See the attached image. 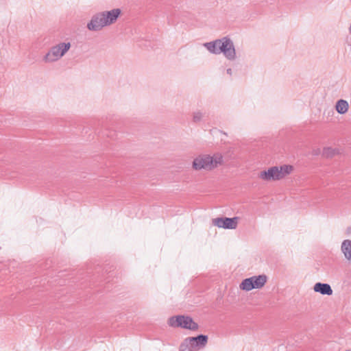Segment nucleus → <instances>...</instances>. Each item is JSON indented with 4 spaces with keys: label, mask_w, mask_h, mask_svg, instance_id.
I'll return each instance as SVG.
<instances>
[{
    "label": "nucleus",
    "mask_w": 351,
    "mask_h": 351,
    "mask_svg": "<svg viewBox=\"0 0 351 351\" xmlns=\"http://www.w3.org/2000/svg\"><path fill=\"white\" fill-rule=\"evenodd\" d=\"M313 289L315 292L322 295H331L332 294V289L328 284L317 282L314 285Z\"/></svg>",
    "instance_id": "11"
},
{
    "label": "nucleus",
    "mask_w": 351,
    "mask_h": 351,
    "mask_svg": "<svg viewBox=\"0 0 351 351\" xmlns=\"http://www.w3.org/2000/svg\"><path fill=\"white\" fill-rule=\"evenodd\" d=\"M208 336L199 335L197 337H188L180 346L181 351H196L204 348L208 343Z\"/></svg>",
    "instance_id": "5"
},
{
    "label": "nucleus",
    "mask_w": 351,
    "mask_h": 351,
    "mask_svg": "<svg viewBox=\"0 0 351 351\" xmlns=\"http://www.w3.org/2000/svg\"><path fill=\"white\" fill-rule=\"evenodd\" d=\"M337 153L336 150L331 147H325L323 149V156L326 158H330L335 155Z\"/></svg>",
    "instance_id": "14"
},
{
    "label": "nucleus",
    "mask_w": 351,
    "mask_h": 351,
    "mask_svg": "<svg viewBox=\"0 0 351 351\" xmlns=\"http://www.w3.org/2000/svg\"><path fill=\"white\" fill-rule=\"evenodd\" d=\"M293 170V166L289 165L274 166L269 168L267 170L261 171L258 177L263 181H277L285 178L287 176L289 175Z\"/></svg>",
    "instance_id": "3"
},
{
    "label": "nucleus",
    "mask_w": 351,
    "mask_h": 351,
    "mask_svg": "<svg viewBox=\"0 0 351 351\" xmlns=\"http://www.w3.org/2000/svg\"><path fill=\"white\" fill-rule=\"evenodd\" d=\"M221 38L217 39L211 42L205 43L203 46L211 53L218 55L220 54Z\"/></svg>",
    "instance_id": "10"
},
{
    "label": "nucleus",
    "mask_w": 351,
    "mask_h": 351,
    "mask_svg": "<svg viewBox=\"0 0 351 351\" xmlns=\"http://www.w3.org/2000/svg\"><path fill=\"white\" fill-rule=\"evenodd\" d=\"M220 44V53H223L224 57L228 60H235L237 53L232 40L230 38L225 36L221 38Z\"/></svg>",
    "instance_id": "8"
},
{
    "label": "nucleus",
    "mask_w": 351,
    "mask_h": 351,
    "mask_svg": "<svg viewBox=\"0 0 351 351\" xmlns=\"http://www.w3.org/2000/svg\"><path fill=\"white\" fill-rule=\"evenodd\" d=\"M239 217H217L212 220L213 225L220 228L235 229L237 227Z\"/></svg>",
    "instance_id": "9"
},
{
    "label": "nucleus",
    "mask_w": 351,
    "mask_h": 351,
    "mask_svg": "<svg viewBox=\"0 0 351 351\" xmlns=\"http://www.w3.org/2000/svg\"><path fill=\"white\" fill-rule=\"evenodd\" d=\"M169 324L172 327H181L192 330H195L198 328L197 324L193 322L191 317L184 315L170 317L169 319Z\"/></svg>",
    "instance_id": "7"
},
{
    "label": "nucleus",
    "mask_w": 351,
    "mask_h": 351,
    "mask_svg": "<svg viewBox=\"0 0 351 351\" xmlns=\"http://www.w3.org/2000/svg\"><path fill=\"white\" fill-rule=\"evenodd\" d=\"M223 163L221 153L216 152L211 154H202L195 157L192 162V168L195 171L205 170L211 171Z\"/></svg>",
    "instance_id": "2"
},
{
    "label": "nucleus",
    "mask_w": 351,
    "mask_h": 351,
    "mask_svg": "<svg viewBox=\"0 0 351 351\" xmlns=\"http://www.w3.org/2000/svg\"><path fill=\"white\" fill-rule=\"evenodd\" d=\"M335 108L339 114H344L349 110V104L346 100L341 99L337 101Z\"/></svg>",
    "instance_id": "12"
},
{
    "label": "nucleus",
    "mask_w": 351,
    "mask_h": 351,
    "mask_svg": "<svg viewBox=\"0 0 351 351\" xmlns=\"http://www.w3.org/2000/svg\"><path fill=\"white\" fill-rule=\"evenodd\" d=\"M204 113L200 110L195 111L193 113V121L195 123H198L202 121L204 117Z\"/></svg>",
    "instance_id": "15"
},
{
    "label": "nucleus",
    "mask_w": 351,
    "mask_h": 351,
    "mask_svg": "<svg viewBox=\"0 0 351 351\" xmlns=\"http://www.w3.org/2000/svg\"><path fill=\"white\" fill-rule=\"evenodd\" d=\"M121 13V11L119 8L97 12L87 23V29L90 31L98 32L105 27L110 26L117 21Z\"/></svg>",
    "instance_id": "1"
},
{
    "label": "nucleus",
    "mask_w": 351,
    "mask_h": 351,
    "mask_svg": "<svg viewBox=\"0 0 351 351\" xmlns=\"http://www.w3.org/2000/svg\"><path fill=\"white\" fill-rule=\"evenodd\" d=\"M267 279V276L264 274L254 276L244 279L240 284L239 288L246 291L254 289H261L265 285Z\"/></svg>",
    "instance_id": "6"
},
{
    "label": "nucleus",
    "mask_w": 351,
    "mask_h": 351,
    "mask_svg": "<svg viewBox=\"0 0 351 351\" xmlns=\"http://www.w3.org/2000/svg\"><path fill=\"white\" fill-rule=\"evenodd\" d=\"M341 250L345 258L351 262V240H344L341 243Z\"/></svg>",
    "instance_id": "13"
},
{
    "label": "nucleus",
    "mask_w": 351,
    "mask_h": 351,
    "mask_svg": "<svg viewBox=\"0 0 351 351\" xmlns=\"http://www.w3.org/2000/svg\"><path fill=\"white\" fill-rule=\"evenodd\" d=\"M70 42H62L51 47L43 57L45 63H53L60 60L70 49Z\"/></svg>",
    "instance_id": "4"
},
{
    "label": "nucleus",
    "mask_w": 351,
    "mask_h": 351,
    "mask_svg": "<svg viewBox=\"0 0 351 351\" xmlns=\"http://www.w3.org/2000/svg\"><path fill=\"white\" fill-rule=\"evenodd\" d=\"M226 73H227L229 75H232V69H228L226 70Z\"/></svg>",
    "instance_id": "16"
}]
</instances>
